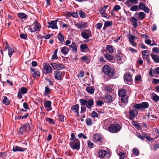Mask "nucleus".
Returning a JSON list of instances; mask_svg holds the SVG:
<instances>
[{"mask_svg": "<svg viewBox=\"0 0 159 159\" xmlns=\"http://www.w3.org/2000/svg\"><path fill=\"white\" fill-rule=\"evenodd\" d=\"M118 95L119 97H121L122 102L121 103L120 102L119 104L121 107H123L127 103L128 100V98L126 95V91L124 89L119 90Z\"/></svg>", "mask_w": 159, "mask_h": 159, "instance_id": "f257e3e1", "label": "nucleus"}, {"mask_svg": "<svg viewBox=\"0 0 159 159\" xmlns=\"http://www.w3.org/2000/svg\"><path fill=\"white\" fill-rule=\"evenodd\" d=\"M103 72L109 77H113L115 74V70L109 65H104L102 68Z\"/></svg>", "mask_w": 159, "mask_h": 159, "instance_id": "f03ea898", "label": "nucleus"}, {"mask_svg": "<svg viewBox=\"0 0 159 159\" xmlns=\"http://www.w3.org/2000/svg\"><path fill=\"white\" fill-rule=\"evenodd\" d=\"M40 24L37 20H35L33 25L30 26L28 29L31 32L39 31L41 28Z\"/></svg>", "mask_w": 159, "mask_h": 159, "instance_id": "7ed1b4c3", "label": "nucleus"}, {"mask_svg": "<svg viewBox=\"0 0 159 159\" xmlns=\"http://www.w3.org/2000/svg\"><path fill=\"white\" fill-rule=\"evenodd\" d=\"M121 129V126L119 124H115L110 125L109 126L108 130L110 132L115 133L119 131Z\"/></svg>", "mask_w": 159, "mask_h": 159, "instance_id": "20e7f679", "label": "nucleus"}, {"mask_svg": "<svg viewBox=\"0 0 159 159\" xmlns=\"http://www.w3.org/2000/svg\"><path fill=\"white\" fill-rule=\"evenodd\" d=\"M129 117L131 120H133L134 117L137 115L138 112L137 110V109L134 107V105L129 107Z\"/></svg>", "mask_w": 159, "mask_h": 159, "instance_id": "39448f33", "label": "nucleus"}, {"mask_svg": "<svg viewBox=\"0 0 159 159\" xmlns=\"http://www.w3.org/2000/svg\"><path fill=\"white\" fill-rule=\"evenodd\" d=\"M70 147L73 149L79 150L80 147V142L79 139L70 141Z\"/></svg>", "mask_w": 159, "mask_h": 159, "instance_id": "423d86ee", "label": "nucleus"}, {"mask_svg": "<svg viewBox=\"0 0 159 159\" xmlns=\"http://www.w3.org/2000/svg\"><path fill=\"white\" fill-rule=\"evenodd\" d=\"M93 141L96 143H99L101 145L103 143V138L99 134H95L93 136Z\"/></svg>", "mask_w": 159, "mask_h": 159, "instance_id": "0eeeda50", "label": "nucleus"}, {"mask_svg": "<svg viewBox=\"0 0 159 159\" xmlns=\"http://www.w3.org/2000/svg\"><path fill=\"white\" fill-rule=\"evenodd\" d=\"M116 57L118 62L120 64L124 62L126 59L125 55L121 53H118L116 55Z\"/></svg>", "mask_w": 159, "mask_h": 159, "instance_id": "6e6552de", "label": "nucleus"}, {"mask_svg": "<svg viewBox=\"0 0 159 159\" xmlns=\"http://www.w3.org/2000/svg\"><path fill=\"white\" fill-rule=\"evenodd\" d=\"M81 35L85 39H87L92 36L91 32L89 29L83 30L81 33Z\"/></svg>", "mask_w": 159, "mask_h": 159, "instance_id": "1a4fd4ad", "label": "nucleus"}, {"mask_svg": "<svg viewBox=\"0 0 159 159\" xmlns=\"http://www.w3.org/2000/svg\"><path fill=\"white\" fill-rule=\"evenodd\" d=\"M149 104L147 102H143L140 104L135 103L134 104V107L137 109H139L142 108H147L148 107Z\"/></svg>", "mask_w": 159, "mask_h": 159, "instance_id": "9d476101", "label": "nucleus"}, {"mask_svg": "<svg viewBox=\"0 0 159 159\" xmlns=\"http://www.w3.org/2000/svg\"><path fill=\"white\" fill-rule=\"evenodd\" d=\"M43 65L45 74H48L52 72V69L49 64L45 63H43Z\"/></svg>", "mask_w": 159, "mask_h": 159, "instance_id": "9b49d317", "label": "nucleus"}, {"mask_svg": "<svg viewBox=\"0 0 159 159\" xmlns=\"http://www.w3.org/2000/svg\"><path fill=\"white\" fill-rule=\"evenodd\" d=\"M50 65L55 70H61L64 68V66L60 63H56L55 62H52L50 63Z\"/></svg>", "mask_w": 159, "mask_h": 159, "instance_id": "f8f14e48", "label": "nucleus"}, {"mask_svg": "<svg viewBox=\"0 0 159 159\" xmlns=\"http://www.w3.org/2000/svg\"><path fill=\"white\" fill-rule=\"evenodd\" d=\"M27 92V89L25 87H22L18 91L17 96L19 98L21 99L22 98V95L26 93Z\"/></svg>", "mask_w": 159, "mask_h": 159, "instance_id": "ddd939ff", "label": "nucleus"}, {"mask_svg": "<svg viewBox=\"0 0 159 159\" xmlns=\"http://www.w3.org/2000/svg\"><path fill=\"white\" fill-rule=\"evenodd\" d=\"M75 25L78 28L81 30L86 28L87 26V24L86 23L82 21H80L78 23H75Z\"/></svg>", "mask_w": 159, "mask_h": 159, "instance_id": "4468645a", "label": "nucleus"}, {"mask_svg": "<svg viewBox=\"0 0 159 159\" xmlns=\"http://www.w3.org/2000/svg\"><path fill=\"white\" fill-rule=\"evenodd\" d=\"M57 20H52L50 22H48V27L49 28H51L52 29H58L57 26Z\"/></svg>", "mask_w": 159, "mask_h": 159, "instance_id": "2eb2a0df", "label": "nucleus"}, {"mask_svg": "<svg viewBox=\"0 0 159 159\" xmlns=\"http://www.w3.org/2000/svg\"><path fill=\"white\" fill-rule=\"evenodd\" d=\"M32 75L34 78L39 77L40 76V73L39 71L36 69L34 68H30Z\"/></svg>", "mask_w": 159, "mask_h": 159, "instance_id": "dca6fc26", "label": "nucleus"}, {"mask_svg": "<svg viewBox=\"0 0 159 159\" xmlns=\"http://www.w3.org/2000/svg\"><path fill=\"white\" fill-rule=\"evenodd\" d=\"M69 48L73 52H76L77 51L78 46L74 42H73L71 45H69Z\"/></svg>", "mask_w": 159, "mask_h": 159, "instance_id": "f3484780", "label": "nucleus"}, {"mask_svg": "<svg viewBox=\"0 0 159 159\" xmlns=\"http://www.w3.org/2000/svg\"><path fill=\"white\" fill-rule=\"evenodd\" d=\"M29 123H27L22 126L19 128V133L22 134L27 129V127L29 128Z\"/></svg>", "mask_w": 159, "mask_h": 159, "instance_id": "a211bd4d", "label": "nucleus"}, {"mask_svg": "<svg viewBox=\"0 0 159 159\" xmlns=\"http://www.w3.org/2000/svg\"><path fill=\"white\" fill-rule=\"evenodd\" d=\"M26 148L20 147L17 146L15 145L13 147L12 150L16 152L17 151L24 152L26 150Z\"/></svg>", "mask_w": 159, "mask_h": 159, "instance_id": "6ab92c4d", "label": "nucleus"}, {"mask_svg": "<svg viewBox=\"0 0 159 159\" xmlns=\"http://www.w3.org/2000/svg\"><path fill=\"white\" fill-rule=\"evenodd\" d=\"M62 73L61 71L56 70L54 72V75L55 79L58 80H60L61 79V76Z\"/></svg>", "mask_w": 159, "mask_h": 159, "instance_id": "aec40b11", "label": "nucleus"}, {"mask_svg": "<svg viewBox=\"0 0 159 159\" xmlns=\"http://www.w3.org/2000/svg\"><path fill=\"white\" fill-rule=\"evenodd\" d=\"M79 105L78 104L73 106L71 107V111H72L75 113H76L77 115L79 116Z\"/></svg>", "mask_w": 159, "mask_h": 159, "instance_id": "412c9836", "label": "nucleus"}, {"mask_svg": "<svg viewBox=\"0 0 159 159\" xmlns=\"http://www.w3.org/2000/svg\"><path fill=\"white\" fill-rule=\"evenodd\" d=\"M124 78L125 81L126 82H130L132 80V76L128 73H125Z\"/></svg>", "mask_w": 159, "mask_h": 159, "instance_id": "4be33fe9", "label": "nucleus"}, {"mask_svg": "<svg viewBox=\"0 0 159 159\" xmlns=\"http://www.w3.org/2000/svg\"><path fill=\"white\" fill-rule=\"evenodd\" d=\"M51 102L50 101H46L44 103V106L45 108L47 109V111L52 110V108L51 107Z\"/></svg>", "mask_w": 159, "mask_h": 159, "instance_id": "5701e85b", "label": "nucleus"}, {"mask_svg": "<svg viewBox=\"0 0 159 159\" xmlns=\"http://www.w3.org/2000/svg\"><path fill=\"white\" fill-rule=\"evenodd\" d=\"M69 50V48L66 46H64L61 48V52L64 56H66L68 54Z\"/></svg>", "mask_w": 159, "mask_h": 159, "instance_id": "b1692460", "label": "nucleus"}, {"mask_svg": "<svg viewBox=\"0 0 159 159\" xmlns=\"http://www.w3.org/2000/svg\"><path fill=\"white\" fill-rule=\"evenodd\" d=\"M150 56L153 59L155 63H158L159 62V57L157 55L151 53Z\"/></svg>", "mask_w": 159, "mask_h": 159, "instance_id": "393cba45", "label": "nucleus"}, {"mask_svg": "<svg viewBox=\"0 0 159 159\" xmlns=\"http://www.w3.org/2000/svg\"><path fill=\"white\" fill-rule=\"evenodd\" d=\"M93 104L94 102L93 100L92 99H90L88 100V102L87 101L86 107L87 108L90 109Z\"/></svg>", "mask_w": 159, "mask_h": 159, "instance_id": "a878e982", "label": "nucleus"}, {"mask_svg": "<svg viewBox=\"0 0 159 159\" xmlns=\"http://www.w3.org/2000/svg\"><path fill=\"white\" fill-rule=\"evenodd\" d=\"M105 98L107 100V103H111L112 101V98L109 94L107 93H106L105 95Z\"/></svg>", "mask_w": 159, "mask_h": 159, "instance_id": "bb28decb", "label": "nucleus"}, {"mask_svg": "<svg viewBox=\"0 0 159 159\" xmlns=\"http://www.w3.org/2000/svg\"><path fill=\"white\" fill-rule=\"evenodd\" d=\"M107 152L106 151L103 150H101L98 152V154L100 157H104L107 154Z\"/></svg>", "mask_w": 159, "mask_h": 159, "instance_id": "cd10ccee", "label": "nucleus"}, {"mask_svg": "<svg viewBox=\"0 0 159 159\" xmlns=\"http://www.w3.org/2000/svg\"><path fill=\"white\" fill-rule=\"evenodd\" d=\"M132 22L134 28H136L138 26L137 21L138 20L134 17H132L130 20Z\"/></svg>", "mask_w": 159, "mask_h": 159, "instance_id": "c85d7f7f", "label": "nucleus"}, {"mask_svg": "<svg viewBox=\"0 0 159 159\" xmlns=\"http://www.w3.org/2000/svg\"><path fill=\"white\" fill-rule=\"evenodd\" d=\"M106 49L110 53H111L113 52L114 47L110 45H107L106 46Z\"/></svg>", "mask_w": 159, "mask_h": 159, "instance_id": "c756f323", "label": "nucleus"}, {"mask_svg": "<svg viewBox=\"0 0 159 159\" xmlns=\"http://www.w3.org/2000/svg\"><path fill=\"white\" fill-rule=\"evenodd\" d=\"M105 57L111 62H113L114 57L111 55L107 54L105 56Z\"/></svg>", "mask_w": 159, "mask_h": 159, "instance_id": "7c9ffc66", "label": "nucleus"}, {"mask_svg": "<svg viewBox=\"0 0 159 159\" xmlns=\"http://www.w3.org/2000/svg\"><path fill=\"white\" fill-rule=\"evenodd\" d=\"M8 49V55L9 56L11 57L13 53L15 52L14 49L11 48H9L8 46H7L5 48V50L7 49Z\"/></svg>", "mask_w": 159, "mask_h": 159, "instance_id": "2f4dec72", "label": "nucleus"}, {"mask_svg": "<svg viewBox=\"0 0 159 159\" xmlns=\"http://www.w3.org/2000/svg\"><path fill=\"white\" fill-rule=\"evenodd\" d=\"M87 144L89 148H92L94 147V144L92 143L90 140L87 141Z\"/></svg>", "mask_w": 159, "mask_h": 159, "instance_id": "473e14b6", "label": "nucleus"}, {"mask_svg": "<svg viewBox=\"0 0 159 159\" xmlns=\"http://www.w3.org/2000/svg\"><path fill=\"white\" fill-rule=\"evenodd\" d=\"M51 92L50 89L49 88L48 85H47L45 87L44 91V95H47L49 94Z\"/></svg>", "mask_w": 159, "mask_h": 159, "instance_id": "72a5a7b5", "label": "nucleus"}, {"mask_svg": "<svg viewBox=\"0 0 159 159\" xmlns=\"http://www.w3.org/2000/svg\"><path fill=\"white\" fill-rule=\"evenodd\" d=\"M18 16L21 18L25 19L27 18V15L23 13H20L17 14Z\"/></svg>", "mask_w": 159, "mask_h": 159, "instance_id": "f704fd0d", "label": "nucleus"}, {"mask_svg": "<svg viewBox=\"0 0 159 159\" xmlns=\"http://www.w3.org/2000/svg\"><path fill=\"white\" fill-rule=\"evenodd\" d=\"M86 90L88 93L91 94L93 93L94 91V89L92 87H87L86 89Z\"/></svg>", "mask_w": 159, "mask_h": 159, "instance_id": "c9c22d12", "label": "nucleus"}, {"mask_svg": "<svg viewBox=\"0 0 159 159\" xmlns=\"http://www.w3.org/2000/svg\"><path fill=\"white\" fill-rule=\"evenodd\" d=\"M3 103L7 105H9L10 103L7 97L6 96L4 97V99L2 100Z\"/></svg>", "mask_w": 159, "mask_h": 159, "instance_id": "e433bc0d", "label": "nucleus"}, {"mask_svg": "<svg viewBox=\"0 0 159 159\" xmlns=\"http://www.w3.org/2000/svg\"><path fill=\"white\" fill-rule=\"evenodd\" d=\"M135 38L136 37L135 36H134L132 34L128 36V39H129V42L130 43L133 42H134Z\"/></svg>", "mask_w": 159, "mask_h": 159, "instance_id": "4c0bfd02", "label": "nucleus"}, {"mask_svg": "<svg viewBox=\"0 0 159 159\" xmlns=\"http://www.w3.org/2000/svg\"><path fill=\"white\" fill-rule=\"evenodd\" d=\"M142 54L143 59L145 58H147L149 55L148 51L147 50H143L142 52Z\"/></svg>", "mask_w": 159, "mask_h": 159, "instance_id": "58836bf2", "label": "nucleus"}, {"mask_svg": "<svg viewBox=\"0 0 159 159\" xmlns=\"http://www.w3.org/2000/svg\"><path fill=\"white\" fill-rule=\"evenodd\" d=\"M139 18L141 20L144 19L145 16V14L143 12H140L138 14Z\"/></svg>", "mask_w": 159, "mask_h": 159, "instance_id": "ea45409f", "label": "nucleus"}, {"mask_svg": "<svg viewBox=\"0 0 159 159\" xmlns=\"http://www.w3.org/2000/svg\"><path fill=\"white\" fill-rule=\"evenodd\" d=\"M58 39L59 40L61 43L63 42L64 41V37L62 34L61 33H59V34Z\"/></svg>", "mask_w": 159, "mask_h": 159, "instance_id": "a19ab883", "label": "nucleus"}, {"mask_svg": "<svg viewBox=\"0 0 159 159\" xmlns=\"http://www.w3.org/2000/svg\"><path fill=\"white\" fill-rule=\"evenodd\" d=\"M143 135L144 137L146 139L149 141H151L153 140V139L151 138L150 136H148L146 133H143Z\"/></svg>", "mask_w": 159, "mask_h": 159, "instance_id": "79ce46f5", "label": "nucleus"}, {"mask_svg": "<svg viewBox=\"0 0 159 159\" xmlns=\"http://www.w3.org/2000/svg\"><path fill=\"white\" fill-rule=\"evenodd\" d=\"M80 102L81 103V106H84L86 105L87 103V101L85 100L82 99H81L80 100Z\"/></svg>", "mask_w": 159, "mask_h": 159, "instance_id": "37998d69", "label": "nucleus"}, {"mask_svg": "<svg viewBox=\"0 0 159 159\" xmlns=\"http://www.w3.org/2000/svg\"><path fill=\"white\" fill-rule=\"evenodd\" d=\"M133 152L136 156H138L139 154L138 150L136 148H134L133 149Z\"/></svg>", "mask_w": 159, "mask_h": 159, "instance_id": "c03bdc74", "label": "nucleus"}, {"mask_svg": "<svg viewBox=\"0 0 159 159\" xmlns=\"http://www.w3.org/2000/svg\"><path fill=\"white\" fill-rule=\"evenodd\" d=\"M76 139H78L77 138H75V136L74 133H72L71 135V138L70 139V141L75 140Z\"/></svg>", "mask_w": 159, "mask_h": 159, "instance_id": "a18cd8bd", "label": "nucleus"}, {"mask_svg": "<svg viewBox=\"0 0 159 159\" xmlns=\"http://www.w3.org/2000/svg\"><path fill=\"white\" fill-rule=\"evenodd\" d=\"M118 155L119 156V159H124L125 154L124 152H120Z\"/></svg>", "mask_w": 159, "mask_h": 159, "instance_id": "49530a36", "label": "nucleus"}, {"mask_svg": "<svg viewBox=\"0 0 159 159\" xmlns=\"http://www.w3.org/2000/svg\"><path fill=\"white\" fill-rule=\"evenodd\" d=\"M91 116L93 118L95 117H98V115L97 112L95 111H93L91 115Z\"/></svg>", "mask_w": 159, "mask_h": 159, "instance_id": "de8ad7c7", "label": "nucleus"}, {"mask_svg": "<svg viewBox=\"0 0 159 159\" xmlns=\"http://www.w3.org/2000/svg\"><path fill=\"white\" fill-rule=\"evenodd\" d=\"M92 121L90 118H87L86 120V123L87 125H90L92 124Z\"/></svg>", "mask_w": 159, "mask_h": 159, "instance_id": "09e8293b", "label": "nucleus"}, {"mask_svg": "<svg viewBox=\"0 0 159 159\" xmlns=\"http://www.w3.org/2000/svg\"><path fill=\"white\" fill-rule=\"evenodd\" d=\"M80 49L81 50H84L88 48L87 45L85 44H82L80 46Z\"/></svg>", "mask_w": 159, "mask_h": 159, "instance_id": "8fccbe9b", "label": "nucleus"}, {"mask_svg": "<svg viewBox=\"0 0 159 159\" xmlns=\"http://www.w3.org/2000/svg\"><path fill=\"white\" fill-rule=\"evenodd\" d=\"M153 100L157 102L158 101H159V96L155 94L153 97Z\"/></svg>", "mask_w": 159, "mask_h": 159, "instance_id": "3c124183", "label": "nucleus"}, {"mask_svg": "<svg viewBox=\"0 0 159 159\" xmlns=\"http://www.w3.org/2000/svg\"><path fill=\"white\" fill-rule=\"evenodd\" d=\"M139 8L140 9L143 10L146 7L145 5L143 3H139Z\"/></svg>", "mask_w": 159, "mask_h": 159, "instance_id": "603ef678", "label": "nucleus"}, {"mask_svg": "<svg viewBox=\"0 0 159 159\" xmlns=\"http://www.w3.org/2000/svg\"><path fill=\"white\" fill-rule=\"evenodd\" d=\"M141 80V77L140 75H139L135 76V80L137 82L140 81Z\"/></svg>", "mask_w": 159, "mask_h": 159, "instance_id": "864d4df0", "label": "nucleus"}, {"mask_svg": "<svg viewBox=\"0 0 159 159\" xmlns=\"http://www.w3.org/2000/svg\"><path fill=\"white\" fill-rule=\"evenodd\" d=\"M138 9V7L137 5H134L130 9V10L132 11H136Z\"/></svg>", "mask_w": 159, "mask_h": 159, "instance_id": "5fc2aeb1", "label": "nucleus"}, {"mask_svg": "<svg viewBox=\"0 0 159 159\" xmlns=\"http://www.w3.org/2000/svg\"><path fill=\"white\" fill-rule=\"evenodd\" d=\"M46 120L48 121L50 123H52L54 124H55V122H54V120L52 119L46 118Z\"/></svg>", "mask_w": 159, "mask_h": 159, "instance_id": "6e6d98bb", "label": "nucleus"}, {"mask_svg": "<svg viewBox=\"0 0 159 159\" xmlns=\"http://www.w3.org/2000/svg\"><path fill=\"white\" fill-rule=\"evenodd\" d=\"M112 25V23L111 22L108 21L105 23L104 26L106 27H108L111 26Z\"/></svg>", "mask_w": 159, "mask_h": 159, "instance_id": "4d7b16f0", "label": "nucleus"}, {"mask_svg": "<svg viewBox=\"0 0 159 159\" xmlns=\"http://www.w3.org/2000/svg\"><path fill=\"white\" fill-rule=\"evenodd\" d=\"M79 15L80 17L84 18L85 17V15L84 13L82 11H80L79 12Z\"/></svg>", "mask_w": 159, "mask_h": 159, "instance_id": "13d9d810", "label": "nucleus"}, {"mask_svg": "<svg viewBox=\"0 0 159 159\" xmlns=\"http://www.w3.org/2000/svg\"><path fill=\"white\" fill-rule=\"evenodd\" d=\"M86 109L85 107L84 106H81V108L80 113L81 114H82L84 112L86 111Z\"/></svg>", "mask_w": 159, "mask_h": 159, "instance_id": "bf43d9fd", "label": "nucleus"}, {"mask_svg": "<svg viewBox=\"0 0 159 159\" xmlns=\"http://www.w3.org/2000/svg\"><path fill=\"white\" fill-rule=\"evenodd\" d=\"M70 15L74 17H77L78 16V14L76 12H71L70 13Z\"/></svg>", "mask_w": 159, "mask_h": 159, "instance_id": "052dcab7", "label": "nucleus"}, {"mask_svg": "<svg viewBox=\"0 0 159 159\" xmlns=\"http://www.w3.org/2000/svg\"><path fill=\"white\" fill-rule=\"evenodd\" d=\"M121 8L119 5H116L114 7V10L116 11H118Z\"/></svg>", "mask_w": 159, "mask_h": 159, "instance_id": "680f3d73", "label": "nucleus"}, {"mask_svg": "<svg viewBox=\"0 0 159 159\" xmlns=\"http://www.w3.org/2000/svg\"><path fill=\"white\" fill-rule=\"evenodd\" d=\"M152 83L156 84H158L159 83V80L156 79H152Z\"/></svg>", "mask_w": 159, "mask_h": 159, "instance_id": "e2e57ef3", "label": "nucleus"}, {"mask_svg": "<svg viewBox=\"0 0 159 159\" xmlns=\"http://www.w3.org/2000/svg\"><path fill=\"white\" fill-rule=\"evenodd\" d=\"M157 74H159V67H157L155 70H153V74L156 75Z\"/></svg>", "mask_w": 159, "mask_h": 159, "instance_id": "0e129e2a", "label": "nucleus"}, {"mask_svg": "<svg viewBox=\"0 0 159 159\" xmlns=\"http://www.w3.org/2000/svg\"><path fill=\"white\" fill-rule=\"evenodd\" d=\"M53 35L52 34H49L47 35H45V36H44L43 37V38L46 39H49Z\"/></svg>", "mask_w": 159, "mask_h": 159, "instance_id": "69168bd1", "label": "nucleus"}, {"mask_svg": "<svg viewBox=\"0 0 159 159\" xmlns=\"http://www.w3.org/2000/svg\"><path fill=\"white\" fill-rule=\"evenodd\" d=\"M58 116L60 118L61 121H64V116L63 115L59 114L58 115Z\"/></svg>", "mask_w": 159, "mask_h": 159, "instance_id": "338daca9", "label": "nucleus"}, {"mask_svg": "<svg viewBox=\"0 0 159 159\" xmlns=\"http://www.w3.org/2000/svg\"><path fill=\"white\" fill-rule=\"evenodd\" d=\"M152 51L156 53H158L159 52L158 49L157 48H153L152 49Z\"/></svg>", "mask_w": 159, "mask_h": 159, "instance_id": "774afa93", "label": "nucleus"}]
</instances>
